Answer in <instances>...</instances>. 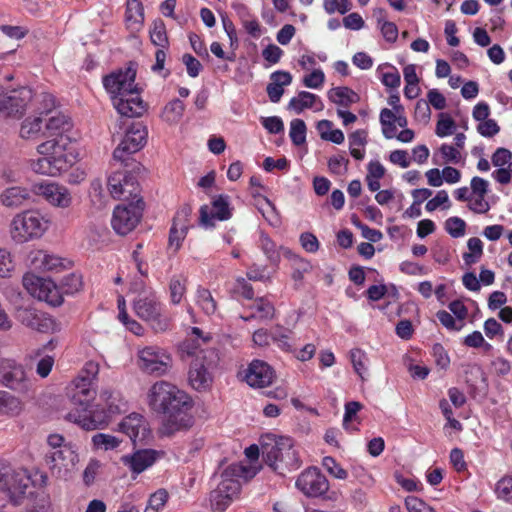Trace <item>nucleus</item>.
I'll return each mask as SVG.
<instances>
[{
    "label": "nucleus",
    "instance_id": "nucleus-1",
    "mask_svg": "<svg viewBox=\"0 0 512 512\" xmlns=\"http://www.w3.org/2000/svg\"><path fill=\"white\" fill-rule=\"evenodd\" d=\"M135 79L136 70L131 67L112 72L103 78V85L111 96L114 108L125 117H140L146 111V104L140 96Z\"/></svg>",
    "mask_w": 512,
    "mask_h": 512
},
{
    "label": "nucleus",
    "instance_id": "nucleus-2",
    "mask_svg": "<svg viewBox=\"0 0 512 512\" xmlns=\"http://www.w3.org/2000/svg\"><path fill=\"white\" fill-rule=\"evenodd\" d=\"M40 158L31 162L34 172L47 176H59L75 162L76 154L67 135L47 139L37 146Z\"/></svg>",
    "mask_w": 512,
    "mask_h": 512
},
{
    "label": "nucleus",
    "instance_id": "nucleus-3",
    "mask_svg": "<svg viewBox=\"0 0 512 512\" xmlns=\"http://www.w3.org/2000/svg\"><path fill=\"white\" fill-rule=\"evenodd\" d=\"M127 409V401L121 393L106 387L100 391L99 403L91 413L69 412L66 418L85 430H96L106 427L113 415L124 413Z\"/></svg>",
    "mask_w": 512,
    "mask_h": 512
},
{
    "label": "nucleus",
    "instance_id": "nucleus-4",
    "mask_svg": "<svg viewBox=\"0 0 512 512\" xmlns=\"http://www.w3.org/2000/svg\"><path fill=\"white\" fill-rule=\"evenodd\" d=\"M256 470L240 463L229 465L221 474L218 486L210 492V506L213 512H224L240 493V479L247 481L254 477Z\"/></svg>",
    "mask_w": 512,
    "mask_h": 512
},
{
    "label": "nucleus",
    "instance_id": "nucleus-5",
    "mask_svg": "<svg viewBox=\"0 0 512 512\" xmlns=\"http://www.w3.org/2000/svg\"><path fill=\"white\" fill-rule=\"evenodd\" d=\"M50 219L38 210L17 213L10 222L9 233L17 244L41 238L49 229Z\"/></svg>",
    "mask_w": 512,
    "mask_h": 512
},
{
    "label": "nucleus",
    "instance_id": "nucleus-6",
    "mask_svg": "<svg viewBox=\"0 0 512 512\" xmlns=\"http://www.w3.org/2000/svg\"><path fill=\"white\" fill-rule=\"evenodd\" d=\"M263 457L266 464L282 476L301 466L299 453L290 437H279L274 444L263 446Z\"/></svg>",
    "mask_w": 512,
    "mask_h": 512
},
{
    "label": "nucleus",
    "instance_id": "nucleus-7",
    "mask_svg": "<svg viewBox=\"0 0 512 512\" xmlns=\"http://www.w3.org/2000/svg\"><path fill=\"white\" fill-rule=\"evenodd\" d=\"M188 353L194 356L188 374L189 383L195 390L204 391L212 384L210 369L216 363L217 354L212 349H195Z\"/></svg>",
    "mask_w": 512,
    "mask_h": 512
},
{
    "label": "nucleus",
    "instance_id": "nucleus-8",
    "mask_svg": "<svg viewBox=\"0 0 512 512\" xmlns=\"http://www.w3.org/2000/svg\"><path fill=\"white\" fill-rule=\"evenodd\" d=\"M190 396L166 381L154 383L148 392V404L157 413H166L180 404H184Z\"/></svg>",
    "mask_w": 512,
    "mask_h": 512
},
{
    "label": "nucleus",
    "instance_id": "nucleus-9",
    "mask_svg": "<svg viewBox=\"0 0 512 512\" xmlns=\"http://www.w3.org/2000/svg\"><path fill=\"white\" fill-rule=\"evenodd\" d=\"M133 310L155 332H164L169 328V318L162 312L161 304L154 292L138 295L133 301Z\"/></svg>",
    "mask_w": 512,
    "mask_h": 512
},
{
    "label": "nucleus",
    "instance_id": "nucleus-10",
    "mask_svg": "<svg viewBox=\"0 0 512 512\" xmlns=\"http://www.w3.org/2000/svg\"><path fill=\"white\" fill-rule=\"evenodd\" d=\"M29 483L30 477L26 469L0 462V490L7 495L11 503H21Z\"/></svg>",
    "mask_w": 512,
    "mask_h": 512
},
{
    "label": "nucleus",
    "instance_id": "nucleus-11",
    "mask_svg": "<svg viewBox=\"0 0 512 512\" xmlns=\"http://www.w3.org/2000/svg\"><path fill=\"white\" fill-rule=\"evenodd\" d=\"M0 384L20 394H28L34 386L24 366L14 359L0 358Z\"/></svg>",
    "mask_w": 512,
    "mask_h": 512
},
{
    "label": "nucleus",
    "instance_id": "nucleus-12",
    "mask_svg": "<svg viewBox=\"0 0 512 512\" xmlns=\"http://www.w3.org/2000/svg\"><path fill=\"white\" fill-rule=\"evenodd\" d=\"M193 406V400L189 397L184 404H180L174 409L164 413L165 417L160 427V434L172 437L177 433L190 430L195 423V418L192 413Z\"/></svg>",
    "mask_w": 512,
    "mask_h": 512
},
{
    "label": "nucleus",
    "instance_id": "nucleus-13",
    "mask_svg": "<svg viewBox=\"0 0 512 512\" xmlns=\"http://www.w3.org/2000/svg\"><path fill=\"white\" fill-rule=\"evenodd\" d=\"M148 131L146 126L141 122L133 123L120 144L113 152V159L127 166V161L131 154L141 150L147 142Z\"/></svg>",
    "mask_w": 512,
    "mask_h": 512
},
{
    "label": "nucleus",
    "instance_id": "nucleus-14",
    "mask_svg": "<svg viewBox=\"0 0 512 512\" xmlns=\"http://www.w3.org/2000/svg\"><path fill=\"white\" fill-rule=\"evenodd\" d=\"M143 209L144 202L141 199H137L135 204L116 206L111 220L113 229L120 235L128 234L140 222Z\"/></svg>",
    "mask_w": 512,
    "mask_h": 512
},
{
    "label": "nucleus",
    "instance_id": "nucleus-15",
    "mask_svg": "<svg viewBox=\"0 0 512 512\" xmlns=\"http://www.w3.org/2000/svg\"><path fill=\"white\" fill-rule=\"evenodd\" d=\"M138 357L140 369L148 374L163 375L171 365L170 355L157 346L144 347L139 350Z\"/></svg>",
    "mask_w": 512,
    "mask_h": 512
},
{
    "label": "nucleus",
    "instance_id": "nucleus-16",
    "mask_svg": "<svg viewBox=\"0 0 512 512\" xmlns=\"http://www.w3.org/2000/svg\"><path fill=\"white\" fill-rule=\"evenodd\" d=\"M51 474L59 479H66L75 466L77 454L71 447L51 450L45 456Z\"/></svg>",
    "mask_w": 512,
    "mask_h": 512
},
{
    "label": "nucleus",
    "instance_id": "nucleus-17",
    "mask_svg": "<svg viewBox=\"0 0 512 512\" xmlns=\"http://www.w3.org/2000/svg\"><path fill=\"white\" fill-rule=\"evenodd\" d=\"M31 98V90L27 88L14 90L0 89V112L7 116L21 117Z\"/></svg>",
    "mask_w": 512,
    "mask_h": 512
},
{
    "label": "nucleus",
    "instance_id": "nucleus-18",
    "mask_svg": "<svg viewBox=\"0 0 512 512\" xmlns=\"http://www.w3.org/2000/svg\"><path fill=\"white\" fill-rule=\"evenodd\" d=\"M296 487L307 497H320L329 490V482L320 469L310 467L298 476Z\"/></svg>",
    "mask_w": 512,
    "mask_h": 512
},
{
    "label": "nucleus",
    "instance_id": "nucleus-19",
    "mask_svg": "<svg viewBox=\"0 0 512 512\" xmlns=\"http://www.w3.org/2000/svg\"><path fill=\"white\" fill-rule=\"evenodd\" d=\"M232 216V208L230 207L229 196L219 195L215 197L211 203V207L203 205L200 208V224L205 228L215 226V220L225 221Z\"/></svg>",
    "mask_w": 512,
    "mask_h": 512
},
{
    "label": "nucleus",
    "instance_id": "nucleus-20",
    "mask_svg": "<svg viewBox=\"0 0 512 512\" xmlns=\"http://www.w3.org/2000/svg\"><path fill=\"white\" fill-rule=\"evenodd\" d=\"M108 188L114 198L136 199L139 193L136 178L131 174L115 172L108 178Z\"/></svg>",
    "mask_w": 512,
    "mask_h": 512
},
{
    "label": "nucleus",
    "instance_id": "nucleus-21",
    "mask_svg": "<svg viewBox=\"0 0 512 512\" xmlns=\"http://www.w3.org/2000/svg\"><path fill=\"white\" fill-rule=\"evenodd\" d=\"M17 319L24 326L41 333L54 331L55 321L46 312L36 308H21L17 311Z\"/></svg>",
    "mask_w": 512,
    "mask_h": 512
},
{
    "label": "nucleus",
    "instance_id": "nucleus-22",
    "mask_svg": "<svg viewBox=\"0 0 512 512\" xmlns=\"http://www.w3.org/2000/svg\"><path fill=\"white\" fill-rule=\"evenodd\" d=\"M33 192L56 207L67 208L72 201L68 189L54 182L36 183L33 185Z\"/></svg>",
    "mask_w": 512,
    "mask_h": 512
},
{
    "label": "nucleus",
    "instance_id": "nucleus-23",
    "mask_svg": "<svg viewBox=\"0 0 512 512\" xmlns=\"http://www.w3.org/2000/svg\"><path fill=\"white\" fill-rule=\"evenodd\" d=\"M89 384V379H75L73 381V387L70 391V399L72 404L75 406L70 412H79L80 414L91 413L93 410H89L91 402L96 397V391Z\"/></svg>",
    "mask_w": 512,
    "mask_h": 512
},
{
    "label": "nucleus",
    "instance_id": "nucleus-24",
    "mask_svg": "<svg viewBox=\"0 0 512 512\" xmlns=\"http://www.w3.org/2000/svg\"><path fill=\"white\" fill-rule=\"evenodd\" d=\"M275 379L274 369L265 361L253 360L245 373V380L251 387L263 388L272 384Z\"/></svg>",
    "mask_w": 512,
    "mask_h": 512
},
{
    "label": "nucleus",
    "instance_id": "nucleus-25",
    "mask_svg": "<svg viewBox=\"0 0 512 512\" xmlns=\"http://www.w3.org/2000/svg\"><path fill=\"white\" fill-rule=\"evenodd\" d=\"M120 430L136 443L144 441L149 435L148 424L145 418L138 413H131L119 424Z\"/></svg>",
    "mask_w": 512,
    "mask_h": 512
},
{
    "label": "nucleus",
    "instance_id": "nucleus-26",
    "mask_svg": "<svg viewBox=\"0 0 512 512\" xmlns=\"http://www.w3.org/2000/svg\"><path fill=\"white\" fill-rule=\"evenodd\" d=\"M190 212L191 209L189 207L183 208L173 220L169 232V248L173 249L174 252L180 249L182 241L186 237L188 231L187 217Z\"/></svg>",
    "mask_w": 512,
    "mask_h": 512
},
{
    "label": "nucleus",
    "instance_id": "nucleus-27",
    "mask_svg": "<svg viewBox=\"0 0 512 512\" xmlns=\"http://www.w3.org/2000/svg\"><path fill=\"white\" fill-rule=\"evenodd\" d=\"M157 452L151 449L138 450L132 455H125L121 458L124 465L135 473L140 474L152 466L156 460Z\"/></svg>",
    "mask_w": 512,
    "mask_h": 512
},
{
    "label": "nucleus",
    "instance_id": "nucleus-28",
    "mask_svg": "<svg viewBox=\"0 0 512 512\" xmlns=\"http://www.w3.org/2000/svg\"><path fill=\"white\" fill-rule=\"evenodd\" d=\"M71 126L70 118L58 112L47 119L43 135L51 138L59 137L65 135V132L69 131Z\"/></svg>",
    "mask_w": 512,
    "mask_h": 512
},
{
    "label": "nucleus",
    "instance_id": "nucleus-29",
    "mask_svg": "<svg viewBox=\"0 0 512 512\" xmlns=\"http://www.w3.org/2000/svg\"><path fill=\"white\" fill-rule=\"evenodd\" d=\"M317 103H319L317 110H322L323 103L317 95L307 91H301L289 101L288 109L300 114L305 109L313 108Z\"/></svg>",
    "mask_w": 512,
    "mask_h": 512
},
{
    "label": "nucleus",
    "instance_id": "nucleus-30",
    "mask_svg": "<svg viewBox=\"0 0 512 512\" xmlns=\"http://www.w3.org/2000/svg\"><path fill=\"white\" fill-rule=\"evenodd\" d=\"M29 199V190L19 186L9 187L0 195L1 203L9 208L19 207Z\"/></svg>",
    "mask_w": 512,
    "mask_h": 512
},
{
    "label": "nucleus",
    "instance_id": "nucleus-31",
    "mask_svg": "<svg viewBox=\"0 0 512 512\" xmlns=\"http://www.w3.org/2000/svg\"><path fill=\"white\" fill-rule=\"evenodd\" d=\"M328 99L338 106L347 108L357 103L360 98L356 92L348 87H335L328 91Z\"/></svg>",
    "mask_w": 512,
    "mask_h": 512
},
{
    "label": "nucleus",
    "instance_id": "nucleus-32",
    "mask_svg": "<svg viewBox=\"0 0 512 512\" xmlns=\"http://www.w3.org/2000/svg\"><path fill=\"white\" fill-rule=\"evenodd\" d=\"M38 292L39 295H36L35 298L40 301H45L52 306H59L63 302V298L60 295L58 288L51 280L44 278Z\"/></svg>",
    "mask_w": 512,
    "mask_h": 512
},
{
    "label": "nucleus",
    "instance_id": "nucleus-33",
    "mask_svg": "<svg viewBox=\"0 0 512 512\" xmlns=\"http://www.w3.org/2000/svg\"><path fill=\"white\" fill-rule=\"evenodd\" d=\"M250 309L252 310V313L247 317H242L245 321H250L254 318L262 320L272 319L275 313L273 304L263 297L257 298L250 306Z\"/></svg>",
    "mask_w": 512,
    "mask_h": 512
},
{
    "label": "nucleus",
    "instance_id": "nucleus-34",
    "mask_svg": "<svg viewBox=\"0 0 512 512\" xmlns=\"http://www.w3.org/2000/svg\"><path fill=\"white\" fill-rule=\"evenodd\" d=\"M43 119L37 117H27L22 123L19 135L25 140H36L42 133Z\"/></svg>",
    "mask_w": 512,
    "mask_h": 512
},
{
    "label": "nucleus",
    "instance_id": "nucleus-35",
    "mask_svg": "<svg viewBox=\"0 0 512 512\" xmlns=\"http://www.w3.org/2000/svg\"><path fill=\"white\" fill-rule=\"evenodd\" d=\"M21 411V401L9 392L0 390V415L15 416Z\"/></svg>",
    "mask_w": 512,
    "mask_h": 512
},
{
    "label": "nucleus",
    "instance_id": "nucleus-36",
    "mask_svg": "<svg viewBox=\"0 0 512 512\" xmlns=\"http://www.w3.org/2000/svg\"><path fill=\"white\" fill-rule=\"evenodd\" d=\"M184 110V103L180 99H173L163 108L161 117L165 122L175 124L182 118Z\"/></svg>",
    "mask_w": 512,
    "mask_h": 512
},
{
    "label": "nucleus",
    "instance_id": "nucleus-37",
    "mask_svg": "<svg viewBox=\"0 0 512 512\" xmlns=\"http://www.w3.org/2000/svg\"><path fill=\"white\" fill-rule=\"evenodd\" d=\"M396 112L383 108L380 112L379 120L382 126V133L386 139H392L396 136L397 127L395 125Z\"/></svg>",
    "mask_w": 512,
    "mask_h": 512
},
{
    "label": "nucleus",
    "instance_id": "nucleus-38",
    "mask_svg": "<svg viewBox=\"0 0 512 512\" xmlns=\"http://www.w3.org/2000/svg\"><path fill=\"white\" fill-rule=\"evenodd\" d=\"M196 302L206 315H213L217 310L216 301L206 288L199 287L197 289Z\"/></svg>",
    "mask_w": 512,
    "mask_h": 512
},
{
    "label": "nucleus",
    "instance_id": "nucleus-39",
    "mask_svg": "<svg viewBox=\"0 0 512 512\" xmlns=\"http://www.w3.org/2000/svg\"><path fill=\"white\" fill-rule=\"evenodd\" d=\"M467 246L470 252L463 254V260L466 265L471 266L479 261L483 255V243L477 237H472L468 240Z\"/></svg>",
    "mask_w": 512,
    "mask_h": 512
},
{
    "label": "nucleus",
    "instance_id": "nucleus-40",
    "mask_svg": "<svg viewBox=\"0 0 512 512\" xmlns=\"http://www.w3.org/2000/svg\"><path fill=\"white\" fill-rule=\"evenodd\" d=\"M150 39L155 46L167 48L168 37L166 33V26L161 19H157L152 23Z\"/></svg>",
    "mask_w": 512,
    "mask_h": 512
},
{
    "label": "nucleus",
    "instance_id": "nucleus-41",
    "mask_svg": "<svg viewBox=\"0 0 512 512\" xmlns=\"http://www.w3.org/2000/svg\"><path fill=\"white\" fill-rule=\"evenodd\" d=\"M187 279L182 275L173 276L169 283L170 299L173 304H179L186 292Z\"/></svg>",
    "mask_w": 512,
    "mask_h": 512
},
{
    "label": "nucleus",
    "instance_id": "nucleus-42",
    "mask_svg": "<svg viewBox=\"0 0 512 512\" xmlns=\"http://www.w3.org/2000/svg\"><path fill=\"white\" fill-rule=\"evenodd\" d=\"M280 250L282 251V253L285 257L293 258L295 260V264L297 265V267L294 268V270L292 272L293 280L297 281V282L302 281V279L304 277V273L308 272L310 269L309 262L299 256L294 255L292 253V251L289 250L288 248L281 247Z\"/></svg>",
    "mask_w": 512,
    "mask_h": 512
},
{
    "label": "nucleus",
    "instance_id": "nucleus-43",
    "mask_svg": "<svg viewBox=\"0 0 512 512\" xmlns=\"http://www.w3.org/2000/svg\"><path fill=\"white\" fill-rule=\"evenodd\" d=\"M259 247L271 263L275 264L279 262L280 252L277 249L276 244L269 238L267 234L261 233L259 239Z\"/></svg>",
    "mask_w": 512,
    "mask_h": 512
},
{
    "label": "nucleus",
    "instance_id": "nucleus-44",
    "mask_svg": "<svg viewBox=\"0 0 512 512\" xmlns=\"http://www.w3.org/2000/svg\"><path fill=\"white\" fill-rule=\"evenodd\" d=\"M350 359L355 372L360 376L362 380H365V374L367 373L366 353L359 348L352 349L350 351Z\"/></svg>",
    "mask_w": 512,
    "mask_h": 512
},
{
    "label": "nucleus",
    "instance_id": "nucleus-45",
    "mask_svg": "<svg viewBox=\"0 0 512 512\" xmlns=\"http://www.w3.org/2000/svg\"><path fill=\"white\" fill-rule=\"evenodd\" d=\"M289 136L294 145L300 146L306 141V124L302 119H293L290 123Z\"/></svg>",
    "mask_w": 512,
    "mask_h": 512
},
{
    "label": "nucleus",
    "instance_id": "nucleus-46",
    "mask_svg": "<svg viewBox=\"0 0 512 512\" xmlns=\"http://www.w3.org/2000/svg\"><path fill=\"white\" fill-rule=\"evenodd\" d=\"M121 440L113 435L97 433L92 437V443L95 448L105 451L115 449L119 446Z\"/></svg>",
    "mask_w": 512,
    "mask_h": 512
},
{
    "label": "nucleus",
    "instance_id": "nucleus-47",
    "mask_svg": "<svg viewBox=\"0 0 512 512\" xmlns=\"http://www.w3.org/2000/svg\"><path fill=\"white\" fill-rule=\"evenodd\" d=\"M60 283L63 291L67 294L77 293L83 287L82 276L77 273H70L64 276Z\"/></svg>",
    "mask_w": 512,
    "mask_h": 512
},
{
    "label": "nucleus",
    "instance_id": "nucleus-48",
    "mask_svg": "<svg viewBox=\"0 0 512 512\" xmlns=\"http://www.w3.org/2000/svg\"><path fill=\"white\" fill-rule=\"evenodd\" d=\"M495 493L499 499L512 503V476L502 477L496 484Z\"/></svg>",
    "mask_w": 512,
    "mask_h": 512
},
{
    "label": "nucleus",
    "instance_id": "nucleus-49",
    "mask_svg": "<svg viewBox=\"0 0 512 512\" xmlns=\"http://www.w3.org/2000/svg\"><path fill=\"white\" fill-rule=\"evenodd\" d=\"M168 500V493L164 489H159L153 493L149 500L144 512H159Z\"/></svg>",
    "mask_w": 512,
    "mask_h": 512
},
{
    "label": "nucleus",
    "instance_id": "nucleus-50",
    "mask_svg": "<svg viewBox=\"0 0 512 512\" xmlns=\"http://www.w3.org/2000/svg\"><path fill=\"white\" fill-rule=\"evenodd\" d=\"M15 268L12 254L5 248H0V278L11 276Z\"/></svg>",
    "mask_w": 512,
    "mask_h": 512
},
{
    "label": "nucleus",
    "instance_id": "nucleus-51",
    "mask_svg": "<svg viewBox=\"0 0 512 512\" xmlns=\"http://www.w3.org/2000/svg\"><path fill=\"white\" fill-rule=\"evenodd\" d=\"M466 223L459 217H450L445 222V230L454 238L464 236Z\"/></svg>",
    "mask_w": 512,
    "mask_h": 512
},
{
    "label": "nucleus",
    "instance_id": "nucleus-52",
    "mask_svg": "<svg viewBox=\"0 0 512 512\" xmlns=\"http://www.w3.org/2000/svg\"><path fill=\"white\" fill-rule=\"evenodd\" d=\"M322 465L332 476L337 479H346L348 476L347 471L343 469L331 456L324 457L322 460Z\"/></svg>",
    "mask_w": 512,
    "mask_h": 512
},
{
    "label": "nucleus",
    "instance_id": "nucleus-53",
    "mask_svg": "<svg viewBox=\"0 0 512 512\" xmlns=\"http://www.w3.org/2000/svg\"><path fill=\"white\" fill-rule=\"evenodd\" d=\"M43 280L44 278L42 277L36 276L32 273H26L23 276L22 283L27 292L35 298L36 295H39L38 289Z\"/></svg>",
    "mask_w": 512,
    "mask_h": 512
},
{
    "label": "nucleus",
    "instance_id": "nucleus-54",
    "mask_svg": "<svg viewBox=\"0 0 512 512\" xmlns=\"http://www.w3.org/2000/svg\"><path fill=\"white\" fill-rule=\"evenodd\" d=\"M454 127V120L449 115L441 113L436 125V134L439 137H445L452 134Z\"/></svg>",
    "mask_w": 512,
    "mask_h": 512
},
{
    "label": "nucleus",
    "instance_id": "nucleus-55",
    "mask_svg": "<svg viewBox=\"0 0 512 512\" xmlns=\"http://www.w3.org/2000/svg\"><path fill=\"white\" fill-rule=\"evenodd\" d=\"M349 0H324L323 7L328 14L339 12L345 14L350 10Z\"/></svg>",
    "mask_w": 512,
    "mask_h": 512
},
{
    "label": "nucleus",
    "instance_id": "nucleus-56",
    "mask_svg": "<svg viewBox=\"0 0 512 512\" xmlns=\"http://www.w3.org/2000/svg\"><path fill=\"white\" fill-rule=\"evenodd\" d=\"M46 259L47 251L40 249L32 250L27 258L31 268L39 271H44Z\"/></svg>",
    "mask_w": 512,
    "mask_h": 512
},
{
    "label": "nucleus",
    "instance_id": "nucleus-57",
    "mask_svg": "<svg viewBox=\"0 0 512 512\" xmlns=\"http://www.w3.org/2000/svg\"><path fill=\"white\" fill-rule=\"evenodd\" d=\"M388 70L382 73L381 81L389 88H398L401 83V77L394 66H387Z\"/></svg>",
    "mask_w": 512,
    "mask_h": 512
},
{
    "label": "nucleus",
    "instance_id": "nucleus-58",
    "mask_svg": "<svg viewBox=\"0 0 512 512\" xmlns=\"http://www.w3.org/2000/svg\"><path fill=\"white\" fill-rule=\"evenodd\" d=\"M441 205H445L444 208L446 209L450 207L449 196L445 190L438 191L436 196L426 203L425 208L427 211L432 212Z\"/></svg>",
    "mask_w": 512,
    "mask_h": 512
},
{
    "label": "nucleus",
    "instance_id": "nucleus-59",
    "mask_svg": "<svg viewBox=\"0 0 512 512\" xmlns=\"http://www.w3.org/2000/svg\"><path fill=\"white\" fill-rule=\"evenodd\" d=\"M325 81V75L321 69L313 70L303 78V84L308 88L318 89Z\"/></svg>",
    "mask_w": 512,
    "mask_h": 512
},
{
    "label": "nucleus",
    "instance_id": "nucleus-60",
    "mask_svg": "<svg viewBox=\"0 0 512 512\" xmlns=\"http://www.w3.org/2000/svg\"><path fill=\"white\" fill-rule=\"evenodd\" d=\"M182 62L186 66L187 73L190 77H197L202 70V64L191 54H184Z\"/></svg>",
    "mask_w": 512,
    "mask_h": 512
},
{
    "label": "nucleus",
    "instance_id": "nucleus-61",
    "mask_svg": "<svg viewBox=\"0 0 512 512\" xmlns=\"http://www.w3.org/2000/svg\"><path fill=\"white\" fill-rule=\"evenodd\" d=\"M432 354L435 358L437 366H439L441 369H446L449 366L450 358L441 344L436 343L433 345Z\"/></svg>",
    "mask_w": 512,
    "mask_h": 512
},
{
    "label": "nucleus",
    "instance_id": "nucleus-62",
    "mask_svg": "<svg viewBox=\"0 0 512 512\" xmlns=\"http://www.w3.org/2000/svg\"><path fill=\"white\" fill-rule=\"evenodd\" d=\"M499 130L500 127L493 119L483 120L477 126V131L484 137H493Z\"/></svg>",
    "mask_w": 512,
    "mask_h": 512
},
{
    "label": "nucleus",
    "instance_id": "nucleus-63",
    "mask_svg": "<svg viewBox=\"0 0 512 512\" xmlns=\"http://www.w3.org/2000/svg\"><path fill=\"white\" fill-rule=\"evenodd\" d=\"M431 116V109L426 100L420 99L415 105L414 117L417 121L427 123Z\"/></svg>",
    "mask_w": 512,
    "mask_h": 512
},
{
    "label": "nucleus",
    "instance_id": "nucleus-64",
    "mask_svg": "<svg viewBox=\"0 0 512 512\" xmlns=\"http://www.w3.org/2000/svg\"><path fill=\"white\" fill-rule=\"evenodd\" d=\"M282 55H283V50L281 48H279L275 44H269L262 51L263 58L269 64H276V63H278L280 61Z\"/></svg>",
    "mask_w": 512,
    "mask_h": 512
}]
</instances>
